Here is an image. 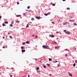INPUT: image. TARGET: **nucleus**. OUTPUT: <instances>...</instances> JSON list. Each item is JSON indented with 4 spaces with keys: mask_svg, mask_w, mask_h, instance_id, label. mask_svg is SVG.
<instances>
[{
    "mask_svg": "<svg viewBox=\"0 0 77 77\" xmlns=\"http://www.w3.org/2000/svg\"><path fill=\"white\" fill-rule=\"evenodd\" d=\"M42 47L46 49H49V47L48 46L43 45L42 46Z\"/></svg>",
    "mask_w": 77,
    "mask_h": 77,
    "instance_id": "nucleus-1",
    "label": "nucleus"
},
{
    "mask_svg": "<svg viewBox=\"0 0 77 77\" xmlns=\"http://www.w3.org/2000/svg\"><path fill=\"white\" fill-rule=\"evenodd\" d=\"M35 18H37V19H38V20H40V19L41 18V17H38V16H36Z\"/></svg>",
    "mask_w": 77,
    "mask_h": 77,
    "instance_id": "nucleus-2",
    "label": "nucleus"
},
{
    "mask_svg": "<svg viewBox=\"0 0 77 77\" xmlns=\"http://www.w3.org/2000/svg\"><path fill=\"white\" fill-rule=\"evenodd\" d=\"M66 34H67L68 35H69V34L70 33L69 31H67V32H66Z\"/></svg>",
    "mask_w": 77,
    "mask_h": 77,
    "instance_id": "nucleus-3",
    "label": "nucleus"
},
{
    "mask_svg": "<svg viewBox=\"0 0 77 77\" xmlns=\"http://www.w3.org/2000/svg\"><path fill=\"white\" fill-rule=\"evenodd\" d=\"M69 76H70V77H72V74L69 72Z\"/></svg>",
    "mask_w": 77,
    "mask_h": 77,
    "instance_id": "nucleus-4",
    "label": "nucleus"
},
{
    "mask_svg": "<svg viewBox=\"0 0 77 77\" xmlns=\"http://www.w3.org/2000/svg\"><path fill=\"white\" fill-rule=\"evenodd\" d=\"M60 46H57V47H54L55 48V49H57V48H60Z\"/></svg>",
    "mask_w": 77,
    "mask_h": 77,
    "instance_id": "nucleus-5",
    "label": "nucleus"
},
{
    "mask_svg": "<svg viewBox=\"0 0 77 77\" xmlns=\"http://www.w3.org/2000/svg\"><path fill=\"white\" fill-rule=\"evenodd\" d=\"M21 16L20 15H16V17H21Z\"/></svg>",
    "mask_w": 77,
    "mask_h": 77,
    "instance_id": "nucleus-6",
    "label": "nucleus"
},
{
    "mask_svg": "<svg viewBox=\"0 0 77 77\" xmlns=\"http://www.w3.org/2000/svg\"><path fill=\"white\" fill-rule=\"evenodd\" d=\"M68 24V22H65L63 23V25H66V24Z\"/></svg>",
    "mask_w": 77,
    "mask_h": 77,
    "instance_id": "nucleus-7",
    "label": "nucleus"
},
{
    "mask_svg": "<svg viewBox=\"0 0 77 77\" xmlns=\"http://www.w3.org/2000/svg\"><path fill=\"white\" fill-rule=\"evenodd\" d=\"M49 37H51V38H54V36L53 35H49Z\"/></svg>",
    "mask_w": 77,
    "mask_h": 77,
    "instance_id": "nucleus-8",
    "label": "nucleus"
},
{
    "mask_svg": "<svg viewBox=\"0 0 77 77\" xmlns=\"http://www.w3.org/2000/svg\"><path fill=\"white\" fill-rule=\"evenodd\" d=\"M15 22L16 23H20V21L19 20H16Z\"/></svg>",
    "mask_w": 77,
    "mask_h": 77,
    "instance_id": "nucleus-9",
    "label": "nucleus"
},
{
    "mask_svg": "<svg viewBox=\"0 0 77 77\" xmlns=\"http://www.w3.org/2000/svg\"><path fill=\"white\" fill-rule=\"evenodd\" d=\"M26 44H29V43H30V42H29V41H27L26 42Z\"/></svg>",
    "mask_w": 77,
    "mask_h": 77,
    "instance_id": "nucleus-10",
    "label": "nucleus"
},
{
    "mask_svg": "<svg viewBox=\"0 0 77 77\" xmlns=\"http://www.w3.org/2000/svg\"><path fill=\"white\" fill-rule=\"evenodd\" d=\"M21 51L22 52H25V51H26V50H22Z\"/></svg>",
    "mask_w": 77,
    "mask_h": 77,
    "instance_id": "nucleus-11",
    "label": "nucleus"
},
{
    "mask_svg": "<svg viewBox=\"0 0 77 77\" xmlns=\"http://www.w3.org/2000/svg\"><path fill=\"white\" fill-rule=\"evenodd\" d=\"M22 45H26V43L25 42H23L22 43Z\"/></svg>",
    "mask_w": 77,
    "mask_h": 77,
    "instance_id": "nucleus-12",
    "label": "nucleus"
},
{
    "mask_svg": "<svg viewBox=\"0 0 77 77\" xmlns=\"http://www.w3.org/2000/svg\"><path fill=\"white\" fill-rule=\"evenodd\" d=\"M56 62H57V61L56 60H55V61H53V63H56Z\"/></svg>",
    "mask_w": 77,
    "mask_h": 77,
    "instance_id": "nucleus-13",
    "label": "nucleus"
},
{
    "mask_svg": "<svg viewBox=\"0 0 77 77\" xmlns=\"http://www.w3.org/2000/svg\"><path fill=\"white\" fill-rule=\"evenodd\" d=\"M73 25H74L75 26H77V24L76 23H73Z\"/></svg>",
    "mask_w": 77,
    "mask_h": 77,
    "instance_id": "nucleus-14",
    "label": "nucleus"
},
{
    "mask_svg": "<svg viewBox=\"0 0 77 77\" xmlns=\"http://www.w3.org/2000/svg\"><path fill=\"white\" fill-rule=\"evenodd\" d=\"M52 43V44H56L57 43L55 42H53Z\"/></svg>",
    "mask_w": 77,
    "mask_h": 77,
    "instance_id": "nucleus-15",
    "label": "nucleus"
},
{
    "mask_svg": "<svg viewBox=\"0 0 77 77\" xmlns=\"http://www.w3.org/2000/svg\"><path fill=\"white\" fill-rule=\"evenodd\" d=\"M4 23H5L6 24H8V22L7 21L5 22Z\"/></svg>",
    "mask_w": 77,
    "mask_h": 77,
    "instance_id": "nucleus-16",
    "label": "nucleus"
},
{
    "mask_svg": "<svg viewBox=\"0 0 77 77\" xmlns=\"http://www.w3.org/2000/svg\"><path fill=\"white\" fill-rule=\"evenodd\" d=\"M2 26H6V25H5V23H3L2 24Z\"/></svg>",
    "mask_w": 77,
    "mask_h": 77,
    "instance_id": "nucleus-17",
    "label": "nucleus"
},
{
    "mask_svg": "<svg viewBox=\"0 0 77 77\" xmlns=\"http://www.w3.org/2000/svg\"><path fill=\"white\" fill-rule=\"evenodd\" d=\"M34 20H35V19H34V18H31V20H32V21H33Z\"/></svg>",
    "mask_w": 77,
    "mask_h": 77,
    "instance_id": "nucleus-18",
    "label": "nucleus"
},
{
    "mask_svg": "<svg viewBox=\"0 0 77 77\" xmlns=\"http://www.w3.org/2000/svg\"><path fill=\"white\" fill-rule=\"evenodd\" d=\"M10 27H12L13 26V25H12V24H11L10 25Z\"/></svg>",
    "mask_w": 77,
    "mask_h": 77,
    "instance_id": "nucleus-19",
    "label": "nucleus"
},
{
    "mask_svg": "<svg viewBox=\"0 0 77 77\" xmlns=\"http://www.w3.org/2000/svg\"><path fill=\"white\" fill-rule=\"evenodd\" d=\"M52 60L51 59L49 58V61H51Z\"/></svg>",
    "mask_w": 77,
    "mask_h": 77,
    "instance_id": "nucleus-20",
    "label": "nucleus"
},
{
    "mask_svg": "<svg viewBox=\"0 0 77 77\" xmlns=\"http://www.w3.org/2000/svg\"><path fill=\"white\" fill-rule=\"evenodd\" d=\"M21 49H24V48L23 47H21Z\"/></svg>",
    "mask_w": 77,
    "mask_h": 77,
    "instance_id": "nucleus-21",
    "label": "nucleus"
},
{
    "mask_svg": "<svg viewBox=\"0 0 77 77\" xmlns=\"http://www.w3.org/2000/svg\"><path fill=\"white\" fill-rule=\"evenodd\" d=\"M45 16H47V15H48V14H45Z\"/></svg>",
    "mask_w": 77,
    "mask_h": 77,
    "instance_id": "nucleus-22",
    "label": "nucleus"
},
{
    "mask_svg": "<svg viewBox=\"0 0 77 77\" xmlns=\"http://www.w3.org/2000/svg\"><path fill=\"white\" fill-rule=\"evenodd\" d=\"M75 62L76 63H77V60H76L75 61Z\"/></svg>",
    "mask_w": 77,
    "mask_h": 77,
    "instance_id": "nucleus-23",
    "label": "nucleus"
},
{
    "mask_svg": "<svg viewBox=\"0 0 77 77\" xmlns=\"http://www.w3.org/2000/svg\"><path fill=\"white\" fill-rule=\"evenodd\" d=\"M52 6H55V5H56V4H52Z\"/></svg>",
    "mask_w": 77,
    "mask_h": 77,
    "instance_id": "nucleus-24",
    "label": "nucleus"
},
{
    "mask_svg": "<svg viewBox=\"0 0 77 77\" xmlns=\"http://www.w3.org/2000/svg\"><path fill=\"white\" fill-rule=\"evenodd\" d=\"M37 73H39V72H40L41 71H37Z\"/></svg>",
    "mask_w": 77,
    "mask_h": 77,
    "instance_id": "nucleus-25",
    "label": "nucleus"
},
{
    "mask_svg": "<svg viewBox=\"0 0 77 77\" xmlns=\"http://www.w3.org/2000/svg\"><path fill=\"white\" fill-rule=\"evenodd\" d=\"M43 67L44 68H46V66H44L43 65Z\"/></svg>",
    "mask_w": 77,
    "mask_h": 77,
    "instance_id": "nucleus-26",
    "label": "nucleus"
},
{
    "mask_svg": "<svg viewBox=\"0 0 77 77\" xmlns=\"http://www.w3.org/2000/svg\"><path fill=\"white\" fill-rule=\"evenodd\" d=\"M27 26H26V28H27V27H28L29 26V24H27Z\"/></svg>",
    "mask_w": 77,
    "mask_h": 77,
    "instance_id": "nucleus-27",
    "label": "nucleus"
},
{
    "mask_svg": "<svg viewBox=\"0 0 77 77\" xmlns=\"http://www.w3.org/2000/svg\"><path fill=\"white\" fill-rule=\"evenodd\" d=\"M64 32H65L66 33V32H66V30H64Z\"/></svg>",
    "mask_w": 77,
    "mask_h": 77,
    "instance_id": "nucleus-28",
    "label": "nucleus"
},
{
    "mask_svg": "<svg viewBox=\"0 0 77 77\" xmlns=\"http://www.w3.org/2000/svg\"><path fill=\"white\" fill-rule=\"evenodd\" d=\"M67 10H69V9H70V8H67Z\"/></svg>",
    "mask_w": 77,
    "mask_h": 77,
    "instance_id": "nucleus-29",
    "label": "nucleus"
},
{
    "mask_svg": "<svg viewBox=\"0 0 77 77\" xmlns=\"http://www.w3.org/2000/svg\"><path fill=\"white\" fill-rule=\"evenodd\" d=\"M39 69V67H38L36 68V70H38Z\"/></svg>",
    "mask_w": 77,
    "mask_h": 77,
    "instance_id": "nucleus-30",
    "label": "nucleus"
},
{
    "mask_svg": "<svg viewBox=\"0 0 77 77\" xmlns=\"http://www.w3.org/2000/svg\"><path fill=\"white\" fill-rule=\"evenodd\" d=\"M75 66V63H74L73 64V66Z\"/></svg>",
    "mask_w": 77,
    "mask_h": 77,
    "instance_id": "nucleus-31",
    "label": "nucleus"
},
{
    "mask_svg": "<svg viewBox=\"0 0 77 77\" xmlns=\"http://www.w3.org/2000/svg\"><path fill=\"white\" fill-rule=\"evenodd\" d=\"M30 8V6H28L27 7V8L28 9H29Z\"/></svg>",
    "mask_w": 77,
    "mask_h": 77,
    "instance_id": "nucleus-32",
    "label": "nucleus"
},
{
    "mask_svg": "<svg viewBox=\"0 0 77 77\" xmlns=\"http://www.w3.org/2000/svg\"><path fill=\"white\" fill-rule=\"evenodd\" d=\"M35 38H38V36H37V35H35Z\"/></svg>",
    "mask_w": 77,
    "mask_h": 77,
    "instance_id": "nucleus-33",
    "label": "nucleus"
},
{
    "mask_svg": "<svg viewBox=\"0 0 77 77\" xmlns=\"http://www.w3.org/2000/svg\"><path fill=\"white\" fill-rule=\"evenodd\" d=\"M47 66H50V64H47Z\"/></svg>",
    "mask_w": 77,
    "mask_h": 77,
    "instance_id": "nucleus-34",
    "label": "nucleus"
},
{
    "mask_svg": "<svg viewBox=\"0 0 77 77\" xmlns=\"http://www.w3.org/2000/svg\"><path fill=\"white\" fill-rule=\"evenodd\" d=\"M72 22H74L75 21V20H72Z\"/></svg>",
    "mask_w": 77,
    "mask_h": 77,
    "instance_id": "nucleus-35",
    "label": "nucleus"
},
{
    "mask_svg": "<svg viewBox=\"0 0 77 77\" xmlns=\"http://www.w3.org/2000/svg\"><path fill=\"white\" fill-rule=\"evenodd\" d=\"M60 66V65L59 64H57V66H58V67H59V66Z\"/></svg>",
    "mask_w": 77,
    "mask_h": 77,
    "instance_id": "nucleus-36",
    "label": "nucleus"
},
{
    "mask_svg": "<svg viewBox=\"0 0 77 77\" xmlns=\"http://www.w3.org/2000/svg\"><path fill=\"white\" fill-rule=\"evenodd\" d=\"M48 15H50V12H49V13H48Z\"/></svg>",
    "mask_w": 77,
    "mask_h": 77,
    "instance_id": "nucleus-37",
    "label": "nucleus"
},
{
    "mask_svg": "<svg viewBox=\"0 0 77 77\" xmlns=\"http://www.w3.org/2000/svg\"><path fill=\"white\" fill-rule=\"evenodd\" d=\"M14 24V21H12L11 22V24Z\"/></svg>",
    "mask_w": 77,
    "mask_h": 77,
    "instance_id": "nucleus-38",
    "label": "nucleus"
},
{
    "mask_svg": "<svg viewBox=\"0 0 77 77\" xmlns=\"http://www.w3.org/2000/svg\"><path fill=\"white\" fill-rule=\"evenodd\" d=\"M51 23H52L53 24H54V22H52Z\"/></svg>",
    "mask_w": 77,
    "mask_h": 77,
    "instance_id": "nucleus-39",
    "label": "nucleus"
},
{
    "mask_svg": "<svg viewBox=\"0 0 77 77\" xmlns=\"http://www.w3.org/2000/svg\"><path fill=\"white\" fill-rule=\"evenodd\" d=\"M28 12H32V10H28Z\"/></svg>",
    "mask_w": 77,
    "mask_h": 77,
    "instance_id": "nucleus-40",
    "label": "nucleus"
},
{
    "mask_svg": "<svg viewBox=\"0 0 77 77\" xmlns=\"http://www.w3.org/2000/svg\"><path fill=\"white\" fill-rule=\"evenodd\" d=\"M32 36L34 37L35 36V35H32Z\"/></svg>",
    "mask_w": 77,
    "mask_h": 77,
    "instance_id": "nucleus-41",
    "label": "nucleus"
},
{
    "mask_svg": "<svg viewBox=\"0 0 77 77\" xmlns=\"http://www.w3.org/2000/svg\"><path fill=\"white\" fill-rule=\"evenodd\" d=\"M23 15H24L25 16H26V14L25 13H23Z\"/></svg>",
    "mask_w": 77,
    "mask_h": 77,
    "instance_id": "nucleus-42",
    "label": "nucleus"
},
{
    "mask_svg": "<svg viewBox=\"0 0 77 77\" xmlns=\"http://www.w3.org/2000/svg\"><path fill=\"white\" fill-rule=\"evenodd\" d=\"M28 11H29V10H26V12H28Z\"/></svg>",
    "mask_w": 77,
    "mask_h": 77,
    "instance_id": "nucleus-43",
    "label": "nucleus"
},
{
    "mask_svg": "<svg viewBox=\"0 0 77 77\" xmlns=\"http://www.w3.org/2000/svg\"><path fill=\"white\" fill-rule=\"evenodd\" d=\"M17 5H19V4H20V3H19V2H17Z\"/></svg>",
    "mask_w": 77,
    "mask_h": 77,
    "instance_id": "nucleus-44",
    "label": "nucleus"
},
{
    "mask_svg": "<svg viewBox=\"0 0 77 77\" xmlns=\"http://www.w3.org/2000/svg\"><path fill=\"white\" fill-rule=\"evenodd\" d=\"M69 22L70 21V22H72V20H70L69 21Z\"/></svg>",
    "mask_w": 77,
    "mask_h": 77,
    "instance_id": "nucleus-45",
    "label": "nucleus"
},
{
    "mask_svg": "<svg viewBox=\"0 0 77 77\" xmlns=\"http://www.w3.org/2000/svg\"><path fill=\"white\" fill-rule=\"evenodd\" d=\"M10 38H12V36H10Z\"/></svg>",
    "mask_w": 77,
    "mask_h": 77,
    "instance_id": "nucleus-46",
    "label": "nucleus"
},
{
    "mask_svg": "<svg viewBox=\"0 0 77 77\" xmlns=\"http://www.w3.org/2000/svg\"><path fill=\"white\" fill-rule=\"evenodd\" d=\"M10 77H12V75H10Z\"/></svg>",
    "mask_w": 77,
    "mask_h": 77,
    "instance_id": "nucleus-47",
    "label": "nucleus"
},
{
    "mask_svg": "<svg viewBox=\"0 0 77 77\" xmlns=\"http://www.w3.org/2000/svg\"><path fill=\"white\" fill-rule=\"evenodd\" d=\"M51 75H51V74H49V76H51Z\"/></svg>",
    "mask_w": 77,
    "mask_h": 77,
    "instance_id": "nucleus-48",
    "label": "nucleus"
},
{
    "mask_svg": "<svg viewBox=\"0 0 77 77\" xmlns=\"http://www.w3.org/2000/svg\"><path fill=\"white\" fill-rule=\"evenodd\" d=\"M68 50L67 49H65L66 51H68Z\"/></svg>",
    "mask_w": 77,
    "mask_h": 77,
    "instance_id": "nucleus-49",
    "label": "nucleus"
},
{
    "mask_svg": "<svg viewBox=\"0 0 77 77\" xmlns=\"http://www.w3.org/2000/svg\"><path fill=\"white\" fill-rule=\"evenodd\" d=\"M67 56V54H66L65 55V56Z\"/></svg>",
    "mask_w": 77,
    "mask_h": 77,
    "instance_id": "nucleus-50",
    "label": "nucleus"
},
{
    "mask_svg": "<svg viewBox=\"0 0 77 77\" xmlns=\"http://www.w3.org/2000/svg\"><path fill=\"white\" fill-rule=\"evenodd\" d=\"M8 35H10V33L8 32Z\"/></svg>",
    "mask_w": 77,
    "mask_h": 77,
    "instance_id": "nucleus-51",
    "label": "nucleus"
},
{
    "mask_svg": "<svg viewBox=\"0 0 77 77\" xmlns=\"http://www.w3.org/2000/svg\"><path fill=\"white\" fill-rule=\"evenodd\" d=\"M2 18V16H0V19Z\"/></svg>",
    "mask_w": 77,
    "mask_h": 77,
    "instance_id": "nucleus-52",
    "label": "nucleus"
},
{
    "mask_svg": "<svg viewBox=\"0 0 77 77\" xmlns=\"http://www.w3.org/2000/svg\"><path fill=\"white\" fill-rule=\"evenodd\" d=\"M28 77H30V75H28Z\"/></svg>",
    "mask_w": 77,
    "mask_h": 77,
    "instance_id": "nucleus-53",
    "label": "nucleus"
},
{
    "mask_svg": "<svg viewBox=\"0 0 77 77\" xmlns=\"http://www.w3.org/2000/svg\"><path fill=\"white\" fill-rule=\"evenodd\" d=\"M56 33H59V32H56Z\"/></svg>",
    "mask_w": 77,
    "mask_h": 77,
    "instance_id": "nucleus-54",
    "label": "nucleus"
},
{
    "mask_svg": "<svg viewBox=\"0 0 77 77\" xmlns=\"http://www.w3.org/2000/svg\"><path fill=\"white\" fill-rule=\"evenodd\" d=\"M63 2H64V1H66V0H63Z\"/></svg>",
    "mask_w": 77,
    "mask_h": 77,
    "instance_id": "nucleus-55",
    "label": "nucleus"
},
{
    "mask_svg": "<svg viewBox=\"0 0 77 77\" xmlns=\"http://www.w3.org/2000/svg\"><path fill=\"white\" fill-rule=\"evenodd\" d=\"M2 48H5L4 47H2Z\"/></svg>",
    "mask_w": 77,
    "mask_h": 77,
    "instance_id": "nucleus-56",
    "label": "nucleus"
},
{
    "mask_svg": "<svg viewBox=\"0 0 77 77\" xmlns=\"http://www.w3.org/2000/svg\"><path fill=\"white\" fill-rule=\"evenodd\" d=\"M21 29H24V28H21Z\"/></svg>",
    "mask_w": 77,
    "mask_h": 77,
    "instance_id": "nucleus-57",
    "label": "nucleus"
},
{
    "mask_svg": "<svg viewBox=\"0 0 77 77\" xmlns=\"http://www.w3.org/2000/svg\"><path fill=\"white\" fill-rule=\"evenodd\" d=\"M3 39H4V38H5V37H3Z\"/></svg>",
    "mask_w": 77,
    "mask_h": 77,
    "instance_id": "nucleus-58",
    "label": "nucleus"
},
{
    "mask_svg": "<svg viewBox=\"0 0 77 77\" xmlns=\"http://www.w3.org/2000/svg\"><path fill=\"white\" fill-rule=\"evenodd\" d=\"M22 77H25V76H22Z\"/></svg>",
    "mask_w": 77,
    "mask_h": 77,
    "instance_id": "nucleus-59",
    "label": "nucleus"
},
{
    "mask_svg": "<svg viewBox=\"0 0 77 77\" xmlns=\"http://www.w3.org/2000/svg\"><path fill=\"white\" fill-rule=\"evenodd\" d=\"M73 30H75V29H73Z\"/></svg>",
    "mask_w": 77,
    "mask_h": 77,
    "instance_id": "nucleus-60",
    "label": "nucleus"
},
{
    "mask_svg": "<svg viewBox=\"0 0 77 77\" xmlns=\"http://www.w3.org/2000/svg\"><path fill=\"white\" fill-rule=\"evenodd\" d=\"M35 60H37V59L35 58Z\"/></svg>",
    "mask_w": 77,
    "mask_h": 77,
    "instance_id": "nucleus-61",
    "label": "nucleus"
},
{
    "mask_svg": "<svg viewBox=\"0 0 77 77\" xmlns=\"http://www.w3.org/2000/svg\"><path fill=\"white\" fill-rule=\"evenodd\" d=\"M20 1H23V0H20Z\"/></svg>",
    "mask_w": 77,
    "mask_h": 77,
    "instance_id": "nucleus-62",
    "label": "nucleus"
},
{
    "mask_svg": "<svg viewBox=\"0 0 77 77\" xmlns=\"http://www.w3.org/2000/svg\"><path fill=\"white\" fill-rule=\"evenodd\" d=\"M29 23H32V22H29Z\"/></svg>",
    "mask_w": 77,
    "mask_h": 77,
    "instance_id": "nucleus-63",
    "label": "nucleus"
},
{
    "mask_svg": "<svg viewBox=\"0 0 77 77\" xmlns=\"http://www.w3.org/2000/svg\"><path fill=\"white\" fill-rule=\"evenodd\" d=\"M39 62H41V61H39Z\"/></svg>",
    "mask_w": 77,
    "mask_h": 77,
    "instance_id": "nucleus-64",
    "label": "nucleus"
}]
</instances>
